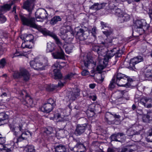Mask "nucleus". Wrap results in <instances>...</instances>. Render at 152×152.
Here are the masks:
<instances>
[{"instance_id": "obj_1", "label": "nucleus", "mask_w": 152, "mask_h": 152, "mask_svg": "<svg viewBox=\"0 0 152 152\" xmlns=\"http://www.w3.org/2000/svg\"><path fill=\"white\" fill-rule=\"evenodd\" d=\"M115 48L108 51L106 55L104 56V52L101 51V49L98 46H95L93 48V50L97 52L98 54V58L99 60L100 64L96 67V70L99 73H101V71L104 69L108 63V60L111 57L115 55V58L120 57L122 51L119 50H116Z\"/></svg>"}, {"instance_id": "obj_2", "label": "nucleus", "mask_w": 152, "mask_h": 152, "mask_svg": "<svg viewBox=\"0 0 152 152\" xmlns=\"http://www.w3.org/2000/svg\"><path fill=\"white\" fill-rule=\"evenodd\" d=\"M20 19L23 25L34 28L39 29L44 35H48L53 38L55 40L57 44L61 43L59 39L55 34L45 28H42L37 25L35 23V19L34 18H27L23 15H20Z\"/></svg>"}, {"instance_id": "obj_3", "label": "nucleus", "mask_w": 152, "mask_h": 152, "mask_svg": "<svg viewBox=\"0 0 152 152\" xmlns=\"http://www.w3.org/2000/svg\"><path fill=\"white\" fill-rule=\"evenodd\" d=\"M48 60L47 58L42 59L35 58L31 61L30 63L31 66L36 70H43L44 67L48 65Z\"/></svg>"}, {"instance_id": "obj_4", "label": "nucleus", "mask_w": 152, "mask_h": 152, "mask_svg": "<svg viewBox=\"0 0 152 152\" xmlns=\"http://www.w3.org/2000/svg\"><path fill=\"white\" fill-rule=\"evenodd\" d=\"M115 77L116 78V83L120 86H128V83L132 80V79H129L128 76L121 73H118Z\"/></svg>"}, {"instance_id": "obj_5", "label": "nucleus", "mask_w": 152, "mask_h": 152, "mask_svg": "<svg viewBox=\"0 0 152 152\" xmlns=\"http://www.w3.org/2000/svg\"><path fill=\"white\" fill-rule=\"evenodd\" d=\"M30 75L28 72L24 68H20L19 71L15 72L13 75L15 79L23 77V80L27 82L29 80Z\"/></svg>"}, {"instance_id": "obj_6", "label": "nucleus", "mask_w": 152, "mask_h": 152, "mask_svg": "<svg viewBox=\"0 0 152 152\" xmlns=\"http://www.w3.org/2000/svg\"><path fill=\"white\" fill-rule=\"evenodd\" d=\"M20 99L22 103L28 107L33 106V101L32 98L27 94L26 91L23 90L19 93Z\"/></svg>"}, {"instance_id": "obj_7", "label": "nucleus", "mask_w": 152, "mask_h": 152, "mask_svg": "<svg viewBox=\"0 0 152 152\" xmlns=\"http://www.w3.org/2000/svg\"><path fill=\"white\" fill-rule=\"evenodd\" d=\"M134 26L137 28H143V29H141V32L140 34L141 35L144 33V29L148 30L149 28V25L144 20H137L134 22Z\"/></svg>"}, {"instance_id": "obj_8", "label": "nucleus", "mask_w": 152, "mask_h": 152, "mask_svg": "<svg viewBox=\"0 0 152 152\" xmlns=\"http://www.w3.org/2000/svg\"><path fill=\"white\" fill-rule=\"evenodd\" d=\"M9 126L11 131L12 132L13 134L18 138L20 135L22 131L24 130L22 124L20 125L19 126L10 125Z\"/></svg>"}, {"instance_id": "obj_9", "label": "nucleus", "mask_w": 152, "mask_h": 152, "mask_svg": "<svg viewBox=\"0 0 152 152\" xmlns=\"http://www.w3.org/2000/svg\"><path fill=\"white\" fill-rule=\"evenodd\" d=\"M143 60V58L141 56H137L134 57L133 58L131 59L130 60L129 63V68L132 70H134L136 69L135 65L141 62Z\"/></svg>"}, {"instance_id": "obj_10", "label": "nucleus", "mask_w": 152, "mask_h": 152, "mask_svg": "<svg viewBox=\"0 0 152 152\" xmlns=\"http://www.w3.org/2000/svg\"><path fill=\"white\" fill-rule=\"evenodd\" d=\"M31 136V133L29 131H27L23 132V131H22V132H21L20 135L18 138H15L13 141L15 143H17L18 142L27 139L29 136Z\"/></svg>"}, {"instance_id": "obj_11", "label": "nucleus", "mask_w": 152, "mask_h": 152, "mask_svg": "<svg viewBox=\"0 0 152 152\" xmlns=\"http://www.w3.org/2000/svg\"><path fill=\"white\" fill-rule=\"evenodd\" d=\"M83 63L85 66L88 68L93 69L95 66L96 62L92 58L89 59L87 58L86 59L83 61ZM95 71L94 69L91 71L92 73H94Z\"/></svg>"}, {"instance_id": "obj_12", "label": "nucleus", "mask_w": 152, "mask_h": 152, "mask_svg": "<svg viewBox=\"0 0 152 152\" xmlns=\"http://www.w3.org/2000/svg\"><path fill=\"white\" fill-rule=\"evenodd\" d=\"M87 126V124H86L77 125L74 132V134L76 136L80 135L82 134L85 132Z\"/></svg>"}, {"instance_id": "obj_13", "label": "nucleus", "mask_w": 152, "mask_h": 152, "mask_svg": "<svg viewBox=\"0 0 152 152\" xmlns=\"http://www.w3.org/2000/svg\"><path fill=\"white\" fill-rule=\"evenodd\" d=\"M140 102L147 108L152 107V99L151 98L145 97H142L140 99Z\"/></svg>"}, {"instance_id": "obj_14", "label": "nucleus", "mask_w": 152, "mask_h": 152, "mask_svg": "<svg viewBox=\"0 0 152 152\" xmlns=\"http://www.w3.org/2000/svg\"><path fill=\"white\" fill-rule=\"evenodd\" d=\"M89 34L88 31H84L83 29H80L77 33V36L80 40H84L88 38Z\"/></svg>"}, {"instance_id": "obj_15", "label": "nucleus", "mask_w": 152, "mask_h": 152, "mask_svg": "<svg viewBox=\"0 0 152 152\" xmlns=\"http://www.w3.org/2000/svg\"><path fill=\"white\" fill-rule=\"evenodd\" d=\"M36 19L38 18L43 19L46 18L47 14L45 10L43 9H39L35 12Z\"/></svg>"}, {"instance_id": "obj_16", "label": "nucleus", "mask_w": 152, "mask_h": 152, "mask_svg": "<svg viewBox=\"0 0 152 152\" xmlns=\"http://www.w3.org/2000/svg\"><path fill=\"white\" fill-rule=\"evenodd\" d=\"M51 54L54 58L62 59H65L64 53L62 50L56 51L52 53Z\"/></svg>"}, {"instance_id": "obj_17", "label": "nucleus", "mask_w": 152, "mask_h": 152, "mask_svg": "<svg viewBox=\"0 0 152 152\" xmlns=\"http://www.w3.org/2000/svg\"><path fill=\"white\" fill-rule=\"evenodd\" d=\"M15 143L13 141H11L10 144L4 146V144L0 143V150H3L4 149H7L9 151L13 150L15 146Z\"/></svg>"}, {"instance_id": "obj_18", "label": "nucleus", "mask_w": 152, "mask_h": 152, "mask_svg": "<svg viewBox=\"0 0 152 152\" xmlns=\"http://www.w3.org/2000/svg\"><path fill=\"white\" fill-rule=\"evenodd\" d=\"M106 4V3H104L101 4H99L98 3H95L93 5L90 7L89 9L94 10L97 11L101 9L104 7Z\"/></svg>"}, {"instance_id": "obj_19", "label": "nucleus", "mask_w": 152, "mask_h": 152, "mask_svg": "<svg viewBox=\"0 0 152 152\" xmlns=\"http://www.w3.org/2000/svg\"><path fill=\"white\" fill-rule=\"evenodd\" d=\"M130 19L129 15L124 12L120 17L118 18V22L120 23H123L124 22L129 21Z\"/></svg>"}, {"instance_id": "obj_20", "label": "nucleus", "mask_w": 152, "mask_h": 152, "mask_svg": "<svg viewBox=\"0 0 152 152\" xmlns=\"http://www.w3.org/2000/svg\"><path fill=\"white\" fill-rule=\"evenodd\" d=\"M71 96H69V98L70 100H75L77 97L80 95V90L78 89H74Z\"/></svg>"}, {"instance_id": "obj_21", "label": "nucleus", "mask_w": 152, "mask_h": 152, "mask_svg": "<svg viewBox=\"0 0 152 152\" xmlns=\"http://www.w3.org/2000/svg\"><path fill=\"white\" fill-rule=\"evenodd\" d=\"M23 8L27 10L30 13H31L33 8V5L28 1L25 2L23 5Z\"/></svg>"}, {"instance_id": "obj_22", "label": "nucleus", "mask_w": 152, "mask_h": 152, "mask_svg": "<svg viewBox=\"0 0 152 152\" xmlns=\"http://www.w3.org/2000/svg\"><path fill=\"white\" fill-rule=\"evenodd\" d=\"M144 76L146 80L152 81V69L145 71L144 72Z\"/></svg>"}, {"instance_id": "obj_23", "label": "nucleus", "mask_w": 152, "mask_h": 152, "mask_svg": "<svg viewBox=\"0 0 152 152\" xmlns=\"http://www.w3.org/2000/svg\"><path fill=\"white\" fill-rule=\"evenodd\" d=\"M53 107L52 105L45 103L43 105L42 109L44 112L49 113L52 110Z\"/></svg>"}, {"instance_id": "obj_24", "label": "nucleus", "mask_w": 152, "mask_h": 152, "mask_svg": "<svg viewBox=\"0 0 152 152\" xmlns=\"http://www.w3.org/2000/svg\"><path fill=\"white\" fill-rule=\"evenodd\" d=\"M127 91L125 90L123 91L118 90L116 92L118 101H119L121 99H122V100L125 99V98L123 96L124 94Z\"/></svg>"}, {"instance_id": "obj_25", "label": "nucleus", "mask_w": 152, "mask_h": 152, "mask_svg": "<svg viewBox=\"0 0 152 152\" xmlns=\"http://www.w3.org/2000/svg\"><path fill=\"white\" fill-rule=\"evenodd\" d=\"M61 20V18L59 16L56 15L52 18L50 21V23L52 25L56 24L58 22Z\"/></svg>"}, {"instance_id": "obj_26", "label": "nucleus", "mask_w": 152, "mask_h": 152, "mask_svg": "<svg viewBox=\"0 0 152 152\" xmlns=\"http://www.w3.org/2000/svg\"><path fill=\"white\" fill-rule=\"evenodd\" d=\"M55 45L54 43L49 42L47 43L46 51L47 52H50L53 51L55 49Z\"/></svg>"}, {"instance_id": "obj_27", "label": "nucleus", "mask_w": 152, "mask_h": 152, "mask_svg": "<svg viewBox=\"0 0 152 152\" xmlns=\"http://www.w3.org/2000/svg\"><path fill=\"white\" fill-rule=\"evenodd\" d=\"M113 40L111 38L107 37L104 42H102V44L106 47L111 46L114 44L112 43Z\"/></svg>"}, {"instance_id": "obj_28", "label": "nucleus", "mask_w": 152, "mask_h": 152, "mask_svg": "<svg viewBox=\"0 0 152 152\" xmlns=\"http://www.w3.org/2000/svg\"><path fill=\"white\" fill-rule=\"evenodd\" d=\"M8 118V116L4 113H0V126L3 124L4 121Z\"/></svg>"}, {"instance_id": "obj_29", "label": "nucleus", "mask_w": 152, "mask_h": 152, "mask_svg": "<svg viewBox=\"0 0 152 152\" xmlns=\"http://www.w3.org/2000/svg\"><path fill=\"white\" fill-rule=\"evenodd\" d=\"M53 72L55 79H59L61 78L62 75L58 69H54Z\"/></svg>"}, {"instance_id": "obj_30", "label": "nucleus", "mask_w": 152, "mask_h": 152, "mask_svg": "<svg viewBox=\"0 0 152 152\" xmlns=\"http://www.w3.org/2000/svg\"><path fill=\"white\" fill-rule=\"evenodd\" d=\"M24 38L25 41L27 42H28L29 43L31 44V42H33L34 37L32 34L26 35H25Z\"/></svg>"}, {"instance_id": "obj_31", "label": "nucleus", "mask_w": 152, "mask_h": 152, "mask_svg": "<svg viewBox=\"0 0 152 152\" xmlns=\"http://www.w3.org/2000/svg\"><path fill=\"white\" fill-rule=\"evenodd\" d=\"M31 43L30 44L28 42H27L24 40V41L22 43L21 47L23 48H25L29 49L31 48L32 47L33 42H31Z\"/></svg>"}, {"instance_id": "obj_32", "label": "nucleus", "mask_w": 152, "mask_h": 152, "mask_svg": "<svg viewBox=\"0 0 152 152\" xmlns=\"http://www.w3.org/2000/svg\"><path fill=\"white\" fill-rule=\"evenodd\" d=\"M55 151L56 152H66V150L64 146L59 145L56 147Z\"/></svg>"}, {"instance_id": "obj_33", "label": "nucleus", "mask_w": 152, "mask_h": 152, "mask_svg": "<svg viewBox=\"0 0 152 152\" xmlns=\"http://www.w3.org/2000/svg\"><path fill=\"white\" fill-rule=\"evenodd\" d=\"M74 47V45L72 44H68L65 48L66 52L68 54L71 53Z\"/></svg>"}, {"instance_id": "obj_34", "label": "nucleus", "mask_w": 152, "mask_h": 152, "mask_svg": "<svg viewBox=\"0 0 152 152\" xmlns=\"http://www.w3.org/2000/svg\"><path fill=\"white\" fill-rule=\"evenodd\" d=\"M24 151L25 152H36L34 147L32 145H28L26 147Z\"/></svg>"}, {"instance_id": "obj_35", "label": "nucleus", "mask_w": 152, "mask_h": 152, "mask_svg": "<svg viewBox=\"0 0 152 152\" xmlns=\"http://www.w3.org/2000/svg\"><path fill=\"white\" fill-rule=\"evenodd\" d=\"M115 15L119 18L124 13V12L121 9L117 8L115 10Z\"/></svg>"}, {"instance_id": "obj_36", "label": "nucleus", "mask_w": 152, "mask_h": 152, "mask_svg": "<svg viewBox=\"0 0 152 152\" xmlns=\"http://www.w3.org/2000/svg\"><path fill=\"white\" fill-rule=\"evenodd\" d=\"M75 147L79 149H82L83 151H86V147L83 144L80 142H77L76 144Z\"/></svg>"}, {"instance_id": "obj_37", "label": "nucleus", "mask_w": 152, "mask_h": 152, "mask_svg": "<svg viewBox=\"0 0 152 152\" xmlns=\"http://www.w3.org/2000/svg\"><path fill=\"white\" fill-rule=\"evenodd\" d=\"M113 30L112 29H107L106 31H103L102 32L104 34L108 37V36L111 35L113 32Z\"/></svg>"}, {"instance_id": "obj_38", "label": "nucleus", "mask_w": 152, "mask_h": 152, "mask_svg": "<svg viewBox=\"0 0 152 152\" xmlns=\"http://www.w3.org/2000/svg\"><path fill=\"white\" fill-rule=\"evenodd\" d=\"M58 87L57 86L54 84L48 85L47 87V89L49 91H52L56 89Z\"/></svg>"}, {"instance_id": "obj_39", "label": "nucleus", "mask_w": 152, "mask_h": 152, "mask_svg": "<svg viewBox=\"0 0 152 152\" xmlns=\"http://www.w3.org/2000/svg\"><path fill=\"white\" fill-rule=\"evenodd\" d=\"M115 75L113 77L112 80L110 82V85H109V87L110 88H113L115 87Z\"/></svg>"}, {"instance_id": "obj_40", "label": "nucleus", "mask_w": 152, "mask_h": 152, "mask_svg": "<svg viewBox=\"0 0 152 152\" xmlns=\"http://www.w3.org/2000/svg\"><path fill=\"white\" fill-rule=\"evenodd\" d=\"M44 132L47 134H52L53 132V129L52 127H49L46 129Z\"/></svg>"}, {"instance_id": "obj_41", "label": "nucleus", "mask_w": 152, "mask_h": 152, "mask_svg": "<svg viewBox=\"0 0 152 152\" xmlns=\"http://www.w3.org/2000/svg\"><path fill=\"white\" fill-rule=\"evenodd\" d=\"M11 7V4H6L2 7V9L5 11L9 10L10 9Z\"/></svg>"}, {"instance_id": "obj_42", "label": "nucleus", "mask_w": 152, "mask_h": 152, "mask_svg": "<svg viewBox=\"0 0 152 152\" xmlns=\"http://www.w3.org/2000/svg\"><path fill=\"white\" fill-rule=\"evenodd\" d=\"M100 24L102 29H104V28H107V29H110L111 28L109 26V25L106 23L101 21V22Z\"/></svg>"}, {"instance_id": "obj_43", "label": "nucleus", "mask_w": 152, "mask_h": 152, "mask_svg": "<svg viewBox=\"0 0 152 152\" xmlns=\"http://www.w3.org/2000/svg\"><path fill=\"white\" fill-rule=\"evenodd\" d=\"M46 103L52 105L53 107H54L55 105V101L52 98H50L48 99Z\"/></svg>"}, {"instance_id": "obj_44", "label": "nucleus", "mask_w": 152, "mask_h": 152, "mask_svg": "<svg viewBox=\"0 0 152 152\" xmlns=\"http://www.w3.org/2000/svg\"><path fill=\"white\" fill-rule=\"evenodd\" d=\"M135 150H133L132 149L128 150L127 148H123L121 150H119L118 152H132L133 151H134Z\"/></svg>"}, {"instance_id": "obj_45", "label": "nucleus", "mask_w": 152, "mask_h": 152, "mask_svg": "<svg viewBox=\"0 0 152 152\" xmlns=\"http://www.w3.org/2000/svg\"><path fill=\"white\" fill-rule=\"evenodd\" d=\"M147 141L149 142H152V129L150 131L148 135L147 138Z\"/></svg>"}, {"instance_id": "obj_46", "label": "nucleus", "mask_w": 152, "mask_h": 152, "mask_svg": "<svg viewBox=\"0 0 152 152\" xmlns=\"http://www.w3.org/2000/svg\"><path fill=\"white\" fill-rule=\"evenodd\" d=\"M73 76L74 74L72 73H68L65 75L64 79L65 80H70Z\"/></svg>"}, {"instance_id": "obj_47", "label": "nucleus", "mask_w": 152, "mask_h": 152, "mask_svg": "<svg viewBox=\"0 0 152 152\" xmlns=\"http://www.w3.org/2000/svg\"><path fill=\"white\" fill-rule=\"evenodd\" d=\"M6 64L5 59L4 58L2 59L0 61V68H2L5 66Z\"/></svg>"}, {"instance_id": "obj_48", "label": "nucleus", "mask_w": 152, "mask_h": 152, "mask_svg": "<svg viewBox=\"0 0 152 152\" xmlns=\"http://www.w3.org/2000/svg\"><path fill=\"white\" fill-rule=\"evenodd\" d=\"M54 117L56 119H58V121H62L64 120L61 117L60 114L59 113H57L55 114L54 115Z\"/></svg>"}, {"instance_id": "obj_49", "label": "nucleus", "mask_w": 152, "mask_h": 152, "mask_svg": "<svg viewBox=\"0 0 152 152\" xmlns=\"http://www.w3.org/2000/svg\"><path fill=\"white\" fill-rule=\"evenodd\" d=\"M127 133V134L129 136H132L135 134V132L134 130L132 129L128 130Z\"/></svg>"}, {"instance_id": "obj_50", "label": "nucleus", "mask_w": 152, "mask_h": 152, "mask_svg": "<svg viewBox=\"0 0 152 152\" xmlns=\"http://www.w3.org/2000/svg\"><path fill=\"white\" fill-rule=\"evenodd\" d=\"M118 137V136L117 134H115L112 135L111 136L112 141H118L117 139V138Z\"/></svg>"}, {"instance_id": "obj_51", "label": "nucleus", "mask_w": 152, "mask_h": 152, "mask_svg": "<svg viewBox=\"0 0 152 152\" xmlns=\"http://www.w3.org/2000/svg\"><path fill=\"white\" fill-rule=\"evenodd\" d=\"M113 115L110 112H107L105 115V117L107 120H108L110 118L112 117Z\"/></svg>"}, {"instance_id": "obj_52", "label": "nucleus", "mask_w": 152, "mask_h": 152, "mask_svg": "<svg viewBox=\"0 0 152 152\" xmlns=\"http://www.w3.org/2000/svg\"><path fill=\"white\" fill-rule=\"evenodd\" d=\"M100 74L101 79H100L98 81H97L99 83H102L104 80V78L105 77L104 75V74L102 73V72H101Z\"/></svg>"}, {"instance_id": "obj_53", "label": "nucleus", "mask_w": 152, "mask_h": 152, "mask_svg": "<svg viewBox=\"0 0 152 152\" xmlns=\"http://www.w3.org/2000/svg\"><path fill=\"white\" fill-rule=\"evenodd\" d=\"M5 141V138L2 137L1 134H0V143L4 144Z\"/></svg>"}, {"instance_id": "obj_54", "label": "nucleus", "mask_w": 152, "mask_h": 152, "mask_svg": "<svg viewBox=\"0 0 152 152\" xmlns=\"http://www.w3.org/2000/svg\"><path fill=\"white\" fill-rule=\"evenodd\" d=\"M89 74V72L86 70H83L81 72V74L83 76H86Z\"/></svg>"}, {"instance_id": "obj_55", "label": "nucleus", "mask_w": 152, "mask_h": 152, "mask_svg": "<svg viewBox=\"0 0 152 152\" xmlns=\"http://www.w3.org/2000/svg\"><path fill=\"white\" fill-rule=\"evenodd\" d=\"M23 56H24V55L23 54H21L18 52H16L14 54V56L12 57L14 58L15 57Z\"/></svg>"}, {"instance_id": "obj_56", "label": "nucleus", "mask_w": 152, "mask_h": 152, "mask_svg": "<svg viewBox=\"0 0 152 152\" xmlns=\"http://www.w3.org/2000/svg\"><path fill=\"white\" fill-rule=\"evenodd\" d=\"M96 29L95 28H93L92 29L91 33L94 37H96Z\"/></svg>"}, {"instance_id": "obj_57", "label": "nucleus", "mask_w": 152, "mask_h": 152, "mask_svg": "<svg viewBox=\"0 0 152 152\" xmlns=\"http://www.w3.org/2000/svg\"><path fill=\"white\" fill-rule=\"evenodd\" d=\"M65 83L66 82H65L60 81L58 83V86L60 87H63Z\"/></svg>"}, {"instance_id": "obj_58", "label": "nucleus", "mask_w": 152, "mask_h": 152, "mask_svg": "<svg viewBox=\"0 0 152 152\" xmlns=\"http://www.w3.org/2000/svg\"><path fill=\"white\" fill-rule=\"evenodd\" d=\"M59 63L57 61L54 64V65L53 66V68H58V67L60 66H59Z\"/></svg>"}, {"instance_id": "obj_59", "label": "nucleus", "mask_w": 152, "mask_h": 152, "mask_svg": "<svg viewBox=\"0 0 152 152\" xmlns=\"http://www.w3.org/2000/svg\"><path fill=\"white\" fill-rule=\"evenodd\" d=\"M96 85L95 83L91 84L89 85V87L91 89H94L96 86Z\"/></svg>"}, {"instance_id": "obj_60", "label": "nucleus", "mask_w": 152, "mask_h": 152, "mask_svg": "<svg viewBox=\"0 0 152 152\" xmlns=\"http://www.w3.org/2000/svg\"><path fill=\"white\" fill-rule=\"evenodd\" d=\"M148 115V116L149 118L151 117L152 118V110L149 111L147 113Z\"/></svg>"}, {"instance_id": "obj_61", "label": "nucleus", "mask_w": 152, "mask_h": 152, "mask_svg": "<svg viewBox=\"0 0 152 152\" xmlns=\"http://www.w3.org/2000/svg\"><path fill=\"white\" fill-rule=\"evenodd\" d=\"M107 152H115V150L111 148H108Z\"/></svg>"}, {"instance_id": "obj_62", "label": "nucleus", "mask_w": 152, "mask_h": 152, "mask_svg": "<svg viewBox=\"0 0 152 152\" xmlns=\"http://www.w3.org/2000/svg\"><path fill=\"white\" fill-rule=\"evenodd\" d=\"M12 151H9V150H7V149H5L3 150H0V152H10Z\"/></svg>"}, {"instance_id": "obj_63", "label": "nucleus", "mask_w": 152, "mask_h": 152, "mask_svg": "<svg viewBox=\"0 0 152 152\" xmlns=\"http://www.w3.org/2000/svg\"><path fill=\"white\" fill-rule=\"evenodd\" d=\"M113 116L115 118H120L121 116L119 115H117V114L113 115Z\"/></svg>"}, {"instance_id": "obj_64", "label": "nucleus", "mask_w": 152, "mask_h": 152, "mask_svg": "<svg viewBox=\"0 0 152 152\" xmlns=\"http://www.w3.org/2000/svg\"><path fill=\"white\" fill-rule=\"evenodd\" d=\"M102 151L100 149H98L96 151L95 150H93L92 151V152H102Z\"/></svg>"}]
</instances>
